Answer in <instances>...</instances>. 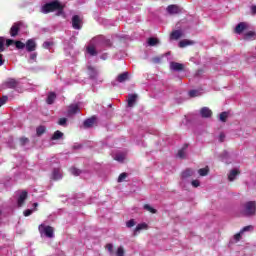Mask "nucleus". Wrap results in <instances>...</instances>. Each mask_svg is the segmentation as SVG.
Returning a JSON list of instances; mask_svg holds the SVG:
<instances>
[{
  "label": "nucleus",
  "mask_w": 256,
  "mask_h": 256,
  "mask_svg": "<svg viewBox=\"0 0 256 256\" xmlns=\"http://www.w3.org/2000/svg\"><path fill=\"white\" fill-rule=\"evenodd\" d=\"M219 141H220V143H223V141H225V133L221 132L219 134Z\"/></svg>",
  "instance_id": "obj_52"
},
{
  "label": "nucleus",
  "mask_w": 256,
  "mask_h": 256,
  "mask_svg": "<svg viewBox=\"0 0 256 256\" xmlns=\"http://www.w3.org/2000/svg\"><path fill=\"white\" fill-rule=\"evenodd\" d=\"M75 113H79L78 105H70L68 109V115H75Z\"/></svg>",
  "instance_id": "obj_23"
},
{
  "label": "nucleus",
  "mask_w": 256,
  "mask_h": 256,
  "mask_svg": "<svg viewBox=\"0 0 256 256\" xmlns=\"http://www.w3.org/2000/svg\"><path fill=\"white\" fill-rule=\"evenodd\" d=\"M256 213V203L255 201H249L244 204L243 214L247 217H251Z\"/></svg>",
  "instance_id": "obj_3"
},
{
  "label": "nucleus",
  "mask_w": 256,
  "mask_h": 256,
  "mask_svg": "<svg viewBox=\"0 0 256 256\" xmlns=\"http://www.w3.org/2000/svg\"><path fill=\"white\" fill-rule=\"evenodd\" d=\"M63 132L57 130L51 137V141H59V139H63Z\"/></svg>",
  "instance_id": "obj_22"
},
{
  "label": "nucleus",
  "mask_w": 256,
  "mask_h": 256,
  "mask_svg": "<svg viewBox=\"0 0 256 256\" xmlns=\"http://www.w3.org/2000/svg\"><path fill=\"white\" fill-rule=\"evenodd\" d=\"M245 29H247V23L245 22H240L234 29V32L237 35H241V33H243L245 31Z\"/></svg>",
  "instance_id": "obj_12"
},
{
  "label": "nucleus",
  "mask_w": 256,
  "mask_h": 256,
  "mask_svg": "<svg viewBox=\"0 0 256 256\" xmlns=\"http://www.w3.org/2000/svg\"><path fill=\"white\" fill-rule=\"evenodd\" d=\"M195 175V170L191 168H187L181 173L182 179H189V177H193Z\"/></svg>",
  "instance_id": "obj_14"
},
{
  "label": "nucleus",
  "mask_w": 256,
  "mask_h": 256,
  "mask_svg": "<svg viewBox=\"0 0 256 256\" xmlns=\"http://www.w3.org/2000/svg\"><path fill=\"white\" fill-rule=\"evenodd\" d=\"M39 231L40 233H44L49 239H53V237H55L53 227L51 226H45L41 224L39 226Z\"/></svg>",
  "instance_id": "obj_4"
},
{
  "label": "nucleus",
  "mask_w": 256,
  "mask_h": 256,
  "mask_svg": "<svg viewBox=\"0 0 256 256\" xmlns=\"http://www.w3.org/2000/svg\"><path fill=\"white\" fill-rule=\"evenodd\" d=\"M178 157L180 159H185V149H181L178 151Z\"/></svg>",
  "instance_id": "obj_43"
},
{
  "label": "nucleus",
  "mask_w": 256,
  "mask_h": 256,
  "mask_svg": "<svg viewBox=\"0 0 256 256\" xmlns=\"http://www.w3.org/2000/svg\"><path fill=\"white\" fill-rule=\"evenodd\" d=\"M55 99H57V94H55V92H50L46 99V103L48 105H53L55 103Z\"/></svg>",
  "instance_id": "obj_17"
},
{
  "label": "nucleus",
  "mask_w": 256,
  "mask_h": 256,
  "mask_svg": "<svg viewBox=\"0 0 256 256\" xmlns=\"http://www.w3.org/2000/svg\"><path fill=\"white\" fill-rule=\"evenodd\" d=\"M189 45H195V41L184 39L179 42V47L181 49L189 47Z\"/></svg>",
  "instance_id": "obj_18"
},
{
  "label": "nucleus",
  "mask_w": 256,
  "mask_h": 256,
  "mask_svg": "<svg viewBox=\"0 0 256 256\" xmlns=\"http://www.w3.org/2000/svg\"><path fill=\"white\" fill-rule=\"evenodd\" d=\"M16 49H25V43H23L22 41L16 40L14 42Z\"/></svg>",
  "instance_id": "obj_34"
},
{
  "label": "nucleus",
  "mask_w": 256,
  "mask_h": 256,
  "mask_svg": "<svg viewBox=\"0 0 256 256\" xmlns=\"http://www.w3.org/2000/svg\"><path fill=\"white\" fill-rule=\"evenodd\" d=\"M51 46H53V42L46 41L43 43L44 49H49Z\"/></svg>",
  "instance_id": "obj_46"
},
{
  "label": "nucleus",
  "mask_w": 256,
  "mask_h": 256,
  "mask_svg": "<svg viewBox=\"0 0 256 256\" xmlns=\"http://www.w3.org/2000/svg\"><path fill=\"white\" fill-rule=\"evenodd\" d=\"M187 147H188V146L186 145V146H185V149H187Z\"/></svg>",
  "instance_id": "obj_60"
},
{
  "label": "nucleus",
  "mask_w": 256,
  "mask_h": 256,
  "mask_svg": "<svg viewBox=\"0 0 256 256\" xmlns=\"http://www.w3.org/2000/svg\"><path fill=\"white\" fill-rule=\"evenodd\" d=\"M115 161H118L119 163H123L125 161V155L123 153H118L114 157Z\"/></svg>",
  "instance_id": "obj_29"
},
{
  "label": "nucleus",
  "mask_w": 256,
  "mask_h": 256,
  "mask_svg": "<svg viewBox=\"0 0 256 256\" xmlns=\"http://www.w3.org/2000/svg\"><path fill=\"white\" fill-rule=\"evenodd\" d=\"M189 97H199L201 94L199 93V90H190L188 92Z\"/></svg>",
  "instance_id": "obj_33"
},
{
  "label": "nucleus",
  "mask_w": 256,
  "mask_h": 256,
  "mask_svg": "<svg viewBox=\"0 0 256 256\" xmlns=\"http://www.w3.org/2000/svg\"><path fill=\"white\" fill-rule=\"evenodd\" d=\"M126 227L131 228V227H135V220L131 219L126 223Z\"/></svg>",
  "instance_id": "obj_45"
},
{
  "label": "nucleus",
  "mask_w": 256,
  "mask_h": 256,
  "mask_svg": "<svg viewBox=\"0 0 256 256\" xmlns=\"http://www.w3.org/2000/svg\"><path fill=\"white\" fill-rule=\"evenodd\" d=\"M143 229H147V224L146 223L138 224L134 230V235H137V233H139V231H143Z\"/></svg>",
  "instance_id": "obj_24"
},
{
  "label": "nucleus",
  "mask_w": 256,
  "mask_h": 256,
  "mask_svg": "<svg viewBox=\"0 0 256 256\" xmlns=\"http://www.w3.org/2000/svg\"><path fill=\"white\" fill-rule=\"evenodd\" d=\"M3 87H5V89H14L15 91H19V89H21V82L15 78H8L3 83Z\"/></svg>",
  "instance_id": "obj_2"
},
{
  "label": "nucleus",
  "mask_w": 256,
  "mask_h": 256,
  "mask_svg": "<svg viewBox=\"0 0 256 256\" xmlns=\"http://www.w3.org/2000/svg\"><path fill=\"white\" fill-rule=\"evenodd\" d=\"M237 175H241V171H239L237 169L231 170L228 175V180L233 181L234 179H237Z\"/></svg>",
  "instance_id": "obj_19"
},
{
  "label": "nucleus",
  "mask_w": 256,
  "mask_h": 256,
  "mask_svg": "<svg viewBox=\"0 0 256 256\" xmlns=\"http://www.w3.org/2000/svg\"><path fill=\"white\" fill-rule=\"evenodd\" d=\"M70 173L72 175H74V177H79V175H81V173H83V171H81L79 168L72 167V168H70Z\"/></svg>",
  "instance_id": "obj_25"
},
{
  "label": "nucleus",
  "mask_w": 256,
  "mask_h": 256,
  "mask_svg": "<svg viewBox=\"0 0 256 256\" xmlns=\"http://www.w3.org/2000/svg\"><path fill=\"white\" fill-rule=\"evenodd\" d=\"M252 15H256V6L251 7Z\"/></svg>",
  "instance_id": "obj_56"
},
{
  "label": "nucleus",
  "mask_w": 256,
  "mask_h": 256,
  "mask_svg": "<svg viewBox=\"0 0 256 256\" xmlns=\"http://www.w3.org/2000/svg\"><path fill=\"white\" fill-rule=\"evenodd\" d=\"M198 173L200 177H207V175H209V167L199 169Z\"/></svg>",
  "instance_id": "obj_26"
},
{
  "label": "nucleus",
  "mask_w": 256,
  "mask_h": 256,
  "mask_svg": "<svg viewBox=\"0 0 256 256\" xmlns=\"http://www.w3.org/2000/svg\"><path fill=\"white\" fill-rule=\"evenodd\" d=\"M30 59H31L32 61H35V60L37 59V53H32V54L30 55Z\"/></svg>",
  "instance_id": "obj_54"
},
{
  "label": "nucleus",
  "mask_w": 256,
  "mask_h": 256,
  "mask_svg": "<svg viewBox=\"0 0 256 256\" xmlns=\"http://www.w3.org/2000/svg\"><path fill=\"white\" fill-rule=\"evenodd\" d=\"M228 117H229V113L227 112L220 113V121H222V123H227Z\"/></svg>",
  "instance_id": "obj_32"
},
{
  "label": "nucleus",
  "mask_w": 256,
  "mask_h": 256,
  "mask_svg": "<svg viewBox=\"0 0 256 256\" xmlns=\"http://www.w3.org/2000/svg\"><path fill=\"white\" fill-rule=\"evenodd\" d=\"M153 63H161V57L152 58Z\"/></svg>",
  "instance_id": "obj_53"
},
{
  "label": "nucleus",
  "mask_w": 256,
  "mask_h": 256,
  "mask_svg": "<svg viewBox=\"0 0 256 256\" xmlns=\"http://www.w3.org/2000/svg\"><path fill=\"white\" fill-rule=\"evenodd\" d=\"M252 37H255V32L249 31L245 34V39H251Z\"/></svg>",
  "instance_id": "obj_42"
},
{
  "label": "nucleus",
  "mask_w": 256,
  "mask_h": 256,
  "mask_svg": "<svg viewBox=\"0 0 256 256\" xmlns=\"http://www.w3.org/2000/svg\"><path fill=\"white\" fill-rule=\"evenodd\" d=\"M65 6L59 0H54L50 3H46L42 6V13H53L54 11H58L57 15H63Z\"/></svg>",
  "instance_id": "obj_1"
},
{
  "label": "nucleus",
  "mask_w": 256,
  "mask_h": 256,
  "mask_svg": "<svg viewBox=\"0 0 256 256\" xmlns=\"http://www.w3.org/2000/svg\"><path fill=\"white\" fill-rule=\"evenodd\" d=\"M191 185L192 187H199V185H201V182H199V180H192Z\"/></svg>",
  "instance_id": "obj_50"
},
{
  "label": "nucleus",
  "mask_w": 256,
  "mask_h": 256,
  "mask_svg": "<svg viewBox=\"0 0 256 256\" xmlns=\"http://www.w3.org/2000/svg\"><path fill=\"white\" fill-rule=\"evenodd\" d=\"M199 73H203V70H198V73L196 75H199Z\"/></svg>",
  "instance_id": "obj_58"
},
{
  "label": "nucleus",
  "mask_w": 256,
  "mask_h": 256,
  "mask_svg": "<svg viewBox=\"0 0 256 256\" xmlns=\"http://www.w3.org/2000/svg\"><path fill=\"white\" fill-rule=\"evenodd\" d=\"M29 196L28 192L26 190H23L21 194L18 197L17 205L18 207H23L25 205V201L27 200V197Z\"/></svg>",
  "instance_id": "obj_6"
},
{
  "label": "nucleus",
  "mask_w": 256,
  "mask_h": 256,
  "mask_svg": "<svg viewBox=\"0 0 256 256\" xmlns=\"http://www.w3.org/2000/svg\"><path fill=\"white\" fill-rule=\"evenodd\" d=\"M21 27H23V22L19 21L14 23L10 28L11 37H17V35H19V31H21Z\"/></svg>",
  "instance_id": "obj_5"
},
{
  "label": "nucleus",
  "mask_w": 256,
  "mask_h": 256,
  "mask_svg": "<svg viewBox=\"0 0 256 256\" xmlns=\"http://www.w3.org/2000/svg\"><path fill=\"white\" fill-rule=\"evenodd\" d=\"M129 79V72H124L122 74H119L117 77L118 83H125Z\"/></svg>",
  "instance_id": "obj_21"
},
{
  "label": "nucleus",
  "mask_w": 256,
  "mask_h": 256,
  "mask_svg": "<svg viewBox=\"0 0 256 256\" xmlns=\"http://www.w3.org/2000/svg\"><path fill=\"white\" fill-rule=\"evenodd\" d=\"M137 101V94L128 95V107H133Z\"/></svg>",
  "instance_id": "obj_20"
},
{
  "label": "nucleus",
  "mask_w": 256,
  "mask_h": 256,
  "mask_svg": "<svg viewBox=\"0 0 256 256\" xmlns=\"http://www.w3.org/2000/svg\"><path fill=\"white\" fill-rule=\"evenodd\" d=\"M52 179L53 181H59L63 179V174L61 173V168H54L52 171Z\"/></svg>",
  "instance_id": "obj_9"
},
{
  "label": "nucleus",
  "mask_w": 256,
  "mask_h": 256,
  "mask_svg": "<svg viewBox=\"0 0 256 256\" xmlns=\"http://www.w3.org/2000/svg\"><path fill=\"white\" fill-rule=\"evenodd\" d=\"M95 121H97V118H95V116H92L91 118L86 119L83 123L85 129H89L93 127V125H95Z\"/></svg>",
  "instance_id": "obj_15"
},
{
  "label": "nucleus",
  "mask_w": 256,
  "mask_h": 256,
  "mask_svg": "<svg viewBox=\"0 0 256 256\" xmlns=\"http://www.w3.org/2000/svg\"><path fill=\"white\" fill-rule=\"evenodd\" d=\"M106 249L108 250V252H109L110 254H113V244L108 243V244L106 245Z\"/></svg>",
  "instance_id": "obj_47"
},
{
  "label": "nucleus",
  "mask_w": 256,
  "mask_h": 256,
  "mask_svg": "<svg viewBox=\"0 0 256 256\" xmlns=\"http://www.w3.org/2000/svg\"><path fill=\"white\" fill-rule=\"evenodd\" d=\"M58 125L61 127H65L67 125V118H60L58 121Z\"/></svg>",
  "instance_id": "obj_40"
},
{
  "label": "nucleus",
  "mask_w": 256,
  "mask_h": 256,
  "mask_svg": "<svg viewBox=\"0 0 256 256\" xmlns=\"http://www.w3.org/2000/svg\"><path fill=\"white\" fill-rule=\"evenodd\" d=\"M25 47L28 53H32V51H35V49H37V43H35V40L29 39L26 41Z\"/></svg>",
  "instance_id": "obj_7"
},
{
  "label": "nucleus",
  "mask_w": 256,
  "mask_h": 256,
  "mask_svg": "<svg viewBox=\"0 0 256 256\" xmlns=\"http://www.w3.org/2000/svg\"><path fill=\"white\" fill-rule=\"evenodd\" d=\"M87 53L92 57H95V55H97V50L94 48V46H88Z\"/></svg>",
  "instance_id": "obj_28"
},
{
  "label": "nucleus",
  "mask_w": 256,
  "mask_h": 256,
  "mask_svg": "<svg viewBox=\"0 0 256 256\" xmlns=\"http://www.w3.org/2000/svg\"><path fill=\"white\" fill-rule=\"evenodd\" d=\"M125 179H127V173L123 172L118 177V183H123V181H125Z\"/></svg>",
  "instance_id": "obj_37"
},
{
  "label": "nucleus",
  "mask_w": 256,
  "mask_h": 256,
  "mask_svg": "<svg viewBox=\"0 0 256 256\" xmlns=\"http://www.w3.org/2000/svg\"><path fill=\"white\" fill-rule=\"evenodd\" d=\"M241 235H243V233H241V232L234 235V239L236 242L241 241Z\"/></svg>",
  "instance_id": "obj_49"
},
{
  "label": "nucleus",
  "mask_w": 256,
  "mask_h": 256,
  "mask_svg": "<svg viewBox=\"0 0 256 256\" xmlns=\"http://www.w3.org/2000/svg\"><path fill=\"white\" fill-rule=\"evenodd\" d=\"M27 143H29V138H25V137L20 138L21 147H25V145H27Z\"/></svg>",
  "instance_id": "obj_39"
},
{
  "label": "nucleus",
  "mask_w": 256,
  "mask_h": 256,
  "mask_svg": "<svg viewBox=\"0 0 256 256\" xmlns=\"http://www.w3.org/2000/svg\"><path fill=\"white\" fill-rule=\"evenodd\" d=\"M157 43H159V39H157V38H149L148 39V45H150V47H155V45H157Z\"/></svg>",
  "instance_id": "obj_31"
},
{
  "label": "nucleus",
  "mask_w": 256,
  "mask_h": 256,
  "mask_svg": "<svg viewBox=\"0 0 256 256\" xmlns=\"http://www.w3.org/2000/svg\"><path fill=\"white\" fill-rule=\"evenodd\" d=\"M7 101H9V97L7 96H2L0 98V107H3V105H5V103H7Z\"/></svg>",
  "instance_id": "obj_38"
},
{
  "label": "nucleus",
  "mask_w": 256,
  "mask_h": 256,
  "mask_svg": "<svg viewBox=\"0 0 256 256\" xmlns=\"http://www.w3.org/2000/svg\"><path fill=\"white\" fill-rule=\"evenodd\" d=\"M72 27L77 30L81 29V18L79 15H74L72 17Z\"/></svg>",
  "instance_id": "obj_11"
},
{
  "label": "nucleus",
  "mask_w": 256,
  "mask_h": 256,
  "mask_svg": "<svg viewBox=\"0 0 256 256\" xmlns=\"http://www.w3.org/2000/svg\"><path fill=\"white\" fill-rule=\"evenodd\" d=\"M1 215H3V211L0 210V217H1Z\"/></svg>",
  "instance_id": "obj_59"
},
{
  "label": "nucleus",
  "mask_w": 256,
  "mask_h": 256,
  "mask_svg": "<svg viewBox=\"0 0 256 256\" xmlns=\"http://www.w3.org/2000/svg\"><path fill=\"white\" fill-rule=\"evenodd\" d=\"M5 60L3 59V54L0 53V66L4 65Z\"/></svg>",
  "instance_id": "obj_55"
},
{
  "label": "nucleus",
  "mask_w": 256,
  "mask_h": 256,
  "mask_svg": "<svg viewBox=\"0 0 256 256\" xmlns=\"http://www.w3.org/2000/svg\"><path fill=\"white\" fill-rule=\"evenodd\" d=\"M88 71L91 73V77H95L97 75V71L92 66H88Z\"/></svg>",
  "instance_id": "obj_41"
},
{
  "label": "nucleus",
  "mask_w": 256,
  "mask_h": 256,
  "mask_svg": "<svg viewBox=\"0 0 256 256\" xmlns=\"http://www.w3.org/2000/svg\"><path fill=\"white\" fill-rule=\"evenodd\" d=\"M167 11L170 15H179V13H181V8L177 5H169Z\"/></svg>",
  "instance_id": "obj_10"
},
{
  "label": "nucleus",
  "mask_w": 256,
  "mask_h": 256,
  "mask_svg": "<svg viewBox=\"0 0 256 256\" xmlns=\"http://www.w3.org/2000/svg\"><path fill=\"white\" fill-rule=\"evenodd\" d=\"M5 51V38L0 37V53H3Z\"/></svg>",
  "instance_id": "obj_35"
},
{
  "label": "nucleus",
  "mask_w": 256,
  "mask_h": 256,
  "mask_svg": "<svg viewBox=\"0 0 256 256\" xmlns=\"http://www.w3.org/2000/svg\"><path fill=\"white\" fill-rule=\"evenodd\" d=\"M250 229H253V226L251 225L245 226L242 230H240V233H245L247 231H250Z\"/></svg>",
  "instance_id": "obj_48"
},
{
  "label": "nucleus",
  "mask_w": 256,
  "mask_h": 256,
  "mask_svg": "<svg viewBox=\"0 0 256 256\" xmlns=\"http://www.w3.org/2000/svg\"><path fill=\"white\" fill-rule=\"evenodd\" d=\"M116 256H125V249H123V246L118 247Z\"/></svg>",
  "instance_id": "obj_36"
},
{
  "label": "nucleus",
  "mask_w": 256,
  "mask_h": 256,
  "mask_svg": "<svg viewBox=\"0 0 256 256\" xmlns=\"http://www.w3.org/2000/svg\"><path fill=\"white\" fill-rule=\"evenodd\" d=\"M200 115L204 119H209V117H212L213 111H211V109H209V107H203L200 110Z\"/></svg>",
  "instance_id": "obj_8"
},
{
  "label": "nucleus",
  "mask_w": 256,
  "mask_h": 256,
  "mask_svg": "<svg viewBox=\"0 0 256 256\" xmlns=\"http://www.w3.org/2000/svg\"><path fill=\"white\" fill-rule=\"evenodd\" d=\"M183 37V32L181 30H174L170 34V39L177 41L178 39H181Z\"/></svg>",
  "instance_id": "obj_16"
},
{
  "label": "nucleus",
  "mask_w": 256,
  "mask_h": 256,
  "mask_svg": "<svg viewBox=\"0 0 256 256\" xmlns=\"http://www.w3.org/2000/svg\"><path fill=\"white\" fill-rule=\"evenodd\" d=\"M170 69L171 71H183L185 69V65L178 62H171L170 63Z\"/></svg>",
  "instance_id": "obj_13"
},
{
  "label": "nucleus",
  "mask_w": 256,
  "mask_h": 256,
  "mask_svg": "<svg viewBox=\"0 0 256 256\" xmlns=\"http://www.w3.org/2000/svg\"><path fill=\"white\" fill-rule=\"evenodd\" d=\"M144 209H145V211H149V213H152V214L157 213V209L151 207V205H149V204H145Z\"/></svg>",
  "instance_id": "obj_30"
},
{
  "label": "nucleus",
  "mask_w": 256,
  "mask_h": 256,
  "mask_svg": "<svg viewBox=\"0 0 256 256\" xmlns=\"http://www.w3.org/2000/svg\"><path fill=\"white\" fill-rule=\"evenodd\" d=\"M13 43H15V40H13V39H7V40H6V47H11V45H13Z\"/></svg>",
  "instance_id": "obj_51"
},
{
  "label": "nucleus",
  "mask_w": 256,
  "mask_h": 256,
  "mask_svg": "<svg viewBox=\"0 0 256 256\" xmlns=\"http://www.w3.org/2000/svg\"><path fill=\"white\" fill-rule=\"evenodd\" d=\"M33 207L35 208L34 211H37V207H39V204L36 202L33 204Z\"/></svg>",
  "instance_id": "obj_57"
},
{
  "label": "nucleus",
  "mask_w": 256,
  "mask_h": 256,
  "mask_svg": "<svg viewBox=\"0 0 256 256\" xmlns=\"http://www.w3.org/2000/svg\"><path fill=\"white\" fill-rule=\"evenodd\" d=\"M45 131H46L45 126H38V127L36 128V135H37L38 137H41V135H43V134L45 133Z\"/></svg>",
  "instance_id": "obj_27"
},
{
  "label": "nucleus",
  "mask_w": 256,
  "mask_h": 256,
  "mask_svg": "<svg viewBox=\"0 0 256 256\" xmlns=\"http://www.w3.org/2000/svg\"><path fill=\"white\" fill-rule=\"evenodd\" d=\"M23 215H24V217H29L30 215H33V210H31V209H26V210L23 212Z\"/></svg>",
  "instance_id": "obj_44"
}]
</instances>
